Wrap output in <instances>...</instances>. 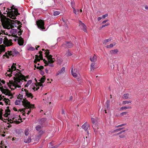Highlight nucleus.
Instances as JSON below:
<instances>
[{
	"label": "nucleus",
	"instance_id": "nucleus-58",
	"mask_svg": "<svg viewBox=\"0 0 148 148\" xmlns=\"http://www.w3.org/2000/svg\"><path fill=\"white\" fill-rule=\"evenodd\" d=\"M4 104L5 103H4V102L3 101H0V105H1L2 106H3Z\"/></svg>",
	"mask_w": 148,
	"mask_h": 148
},
{
	"label": "nucleus",
	"instance_id": "nucleus-28",
	"mask_svg": "<svg viewBox=\"0 0 148 148\" xmlns=\"http://www.w3.org/2000/svg\"><path fill=\"white\" fill-rule=\"evenodd\" d=\"M112 40V38H109L108 39L104 40L103 42V44H106L108 42Z\"/></svg>",
	"mask_w": 148,
	"mask_h": 148
},
{
	"label": "nucleus",
	"instance_id": "nucleus-7",
	"mask_svg": "<svg viewBox=\"0 0 148 148\" xmlns=\"http://www.w3.org/2000/svg\"><path fill=\"white\" fill-rule=\"evenodd\" d=\"M8 15L10 18L12 19L16 18V16L19 14L17 9H13L8 12Z\"/></svg>",
	"mask_w": 148,
	"mask_h": 148
},
{
	"label": "nucleus",
	"instance_id": "nucleus-29",
	"mask_svg": "<svg viewBox=\"0 0 148 148\" xmlns=\"http://www.w3.org/2000/svg\"><path fill=\"white\" fill-rule=\"evenodd\" d=\"M132 108V107L131 106H123L122 107L120 108V110H125L127 109H131Z\"/></svg>",
	"mask_w": 148,
	"mask_h": 148
},
{
	"label": "nucleus",
	"instance_id": "nucleus-30",
	"mask_svg": "<svg viewBox=\"0 0 148 148\" xmlns=\"http://www.w3.org/2000/svg\"><path fill=\"white\" fill-rule=\"evenodd\" d=\"M61 21L62 23H63V22L64 23V26L65 27L67 26V24L68 23V21L62 18V20H61Z\"/></svg>",
	"mask_w": 148,
	"mask_h": 148
},
{
	"label": "nucleus",
	"instance_id": "nucleus-42",
	"mask_svg": "<svg viewBox=\"0 0 148 148\" xmlns=\"http://www.w3.org/2000/svg\"><path fill=\"white\" fill-rule=\"evenodd\" d=\"M44 68L43 66H40L37 67V69H39L40 70H42L44 69Z\"/></svg>",
	"mask_w": 148,
	"mask_h": 148
},
{
	"label": "nucleus",
	"instance_id": "nucleus-8",
	"mask_svg": "<svg viewBox=\"0 0 148 148\" xmlns=\"http://www.w3.org/2000/svg\"><path fill=\"white\" fill-rule=\"evenodd\" d=\"M1 21L3 27L5 29H9L11 27L10 23L9 21L6 19H1Z\"/></svg>",
	"mask_w": 148,
	"mask_h": 148
},
{
	"label": "nucleus",
	"instance_id": "nucleus-56",
	"mask_svg": "<svg viewBox=\"0 0 148 148\" xmlns=\"http://www.w3.org/2000/svg\"><path fill=\"white\" fill-rule=\"evenodd\" d=\"M125 131V130H123L120 132H119V133H117V134H116V135H118L119 134H121L122 133L124 132Z\"/></svg>",
	"mask_w": 148,
	"mask_h": 148
},
{
	"label": "nucleus",
	"instance_id": "nucleus-57",
	"mask_svg": "<svg viewBox=\"0 0 148 148\" xmlns=\"http://www.w3.org/2000/svg\"><path fill=\"white\" fill-rule=\"evenodd\" d=\"M108 19H107V20H106L105 21H103L102 22V24H104V23H106V22H107L108 21Z\"/></svg>",
	"mask_w": 148,
	"mask_h": 148
},
{
	"label": "nucleus",
	"instance_id": "nucleus-31",
	"mask_svg": "<svg viewBox=\"0 0 148 148\" xmlns=\"http://www.w3.org/2000/svg\"><path fill=\"white\" fill-rule=\"evenodd\" d=\"M42 126L41 125H38L36 127V130L37 131H39L42 130Z\"/></svg>",
	"mask_w": 148,
	"mask_h": 148
},
{
	"label": "nucleus",
	"instance_id": "nucleus-19",
	"mask_svg": "<svg viewBox=\"0 0 148 148\" xmlns=\"http://www.w3.org/2000/svg\"><path fill=\"white\" fill-rule=\"evenodd\" d=\"M39 133L38 134V136H37L36 139H40L42 136V135L45 132L44 131L42 130H41L40 131H38Z\"/></svg>",
	"mask_w": 148,
	"mask_h": 148
},
{
	"label": "nucleus",
	"instance_id": "nucleus-13",
	"mask_svg": "<svg viewBox=\"0 0 148 148\" xmlns=\"http://www.w3.org/2000/svg\"><path fill=\"white\" fill-rule=\"evenodd\" d=\"M73 46V44L71 42H64L61 46V47L64 48H70Z\"/></svg>",
	"mask_w": 148,
	"mask_h": 148
},
{
	"label": "nucleus",
	"instance_id": "nucleus-43",
	"mask_svg": "<svg viewBox=\"0 0 148 148\" xmlns=\"http://www.w3.org/2000/svg\"><path fill=\"white\" fill-rule=\"evenodd\" d=\"M123 128H122L118 129H117L114 130L113 131V132H117L119 131H120V130H122Z\"/></svg>",
	"mask_w": 148,
	"mask_h": 148
},
{
	"label": "nucleus",
	"instance_id": "nucleus-26",
	"mask_svg": "<svg viewBox=\"0 0 148 148\" xmlns=\"http://www.w3.org/2000/svg\"><path fill=\"white\" fill-rule=\"evenodd\" d=\"M5 83V81L3 80L0 81V90H2L3 89V84H4Z\"/></svg>",
	"mask_w": 148,
	"mask_h": 148
},
{
	"label": "nucleus",
	"instance_id": "nucleus-18",
	"mask_svg": "<svg viewBox=\"0 0 148 148\" xmlns=\"http://www.w3.org/2000/svg\"><path fill=\"white\" fill-rule=\"evenodd\" d=\"M89 126V124L87 122L85 123L82 126V128L85 131H87Z\"/></svg>",
	"mask_w": 148,
	"mask_h": 148
},
{
	"label": "nucleus",
	"instance_id": "nucleus-4",
	"mask_svg": "<svg viewBox=\"0 0 148 148\" xmlns=\"http://www.w3.org/2000/svg\"><path fill=\"white\" fill-rule=\"evenodd\" d=\"M46 56L47 58L48 61L45 60V59L43 60V61L45 64V66H50L51 67H53L54 65L53 64L55 61V59L52 58V56L51 55H49V52L46 53Z\"/></svg>",
	"mask_w": 148,
	"mask_h": 148
},
{
	"label": "nucleus",
	"instance_id": "nucleus-63",
	"mask_svg": "<svg viewBox=\"0 0 148 148\" xmlns=\"http://www.w3.org/2000/svg\"><path fill=\"white\" fill-rule=\"evenodd\" d=\"M3 51V49L2 48H0V54Z\"/></svg>",
	"mask_w": 148,
	"mask_h": 148
},
{
	"label": "nucleus",
	"instance_id": "nucleus-39",
	"mask_svg": "<svg viewBox=\"0 0 148 148\" xmlns=\"http://www.w3.org/2000/svg\"><path fill=\"white\" fill-rule=\"evenodd\" d=\"M71 5L72 8L73 9V8H75V3L74 1H72L71 3Z\"/></svg>",
	"mask_w": 148,
	"mask_h": 148
},
{
	"label": "nucleus",
	"instance_id": "nucleus-6",
	"mask_svg": "<svg viewBox=\"0 0 148 148\" xmlns=\"http://www.w3.org/2000/svg\"><path fill=\"white\" fill-rule=\"evenodd\" d=\"M18 53V51L15 49L13 48L5 53V55L8 58H9L10 57L16 56Z\"/></svg>",
	"mask_w": 148,
	"mask_h": 148
},
{
	"label": "nucleus",
	"instance_id": "nucleus-5",
	"mask_svg": "<svg viewBox=\"0 0 148 148\" xmlns=\"http://www.w3.org/2000/svg\"><path fill=\"white\" fill-rule=\"evenodd\" d=\"M19 99L18 100H16V101H15V104L16 105H20L21 103V101H22V102H23L22 101H23V99H24L23 98H22L21 97H20V96H19ZM23 104L24 106H25L26 107H27L28 110H26V111H25V112H24L23 113V115H25V114L27 112V114L28 115H29V113L31 112V109L29 108H34V106L33 107H28V106H26L24 105L23 103Z\"/></svg>",
	"mask_w": 148,
	"mask_h": 148
},
{
	"label": "nucleus",
	"instance_id": "nucleus-55",
	"mask_svg": "<svg viewBox=\"0 0 148 148\" xmlns=\"http://www.w3.org/2000/svg\"><path fill=\"white\" fill-rule=\"evenodd\" d=\"M33 88V89L34 90V91H35V90H37L39 88L38 87V88H36L35 87H34L33 88Z\"/></svg>",
	"mask_w": 148,
	"mask_h": 148
},
{
	"label": "nucleus",
	"instance_id": "nucleus-27",
	"mask_svg": "<svg viewBox=\"0 0 148 148\" xmlns=\"http://www.w3.org/2000/svg\"><path fill=\"white\" fill-rule=\"evenodd\" d=\"M27 49L28 50L32 51L34 50L35 48L32 47L31 45H29L27 46Z\"/></svg>",
	"mask_w": 148,
	"mask_h": 148
},
{
	"label": "nucleus",
	"instance_id": "nucleus-62",
	"mask_svg": "<svg viewBox=\"0 0 148 148\" xmlns=\"http://www.w3.org/2000/svg\"><path fill=\"white\" fill-rule=\"evenodd\" d=\"M73 12L76 14H76V10L75 9V8H73Z\"/></svg>",
	"mask_w": 148,
	"mask_h": 148
},
{
	"label": "nucleus",
	"instance_id": "nucleus-34",
	"mask_svg": "<svg viewBox=\"0 0 148 148\" xmlns=\"http://www.w3.org/2000/svg\"><path fill=\"white\" fill-rule=\"evenodd\" d=\"M31 141V138L28 137L27 139H25L24 140V142L26 143H30Z\"/></svg>",
	"mask_w": 148,
	"mask_h": 148
},
{
	"label": "nucleus",
	"instance_id": "nucleus-25",
	"mask_svg": "<svg viewBox=\"0 0 148 148\" xmlns=\"http://www.w3.org/2000/svg\"><path fill=\"white\" fill-rule=\"evenodd\" d=\"M95 63H93L91 64L90 65V70L91 71H93L97 68L95 66Z\"/></svg>",
	"mask_w": 148,
	"mask_h": 148
},
{
	"label": "nucleus",
	"instance_id": "nucleus-48",
	"mask_svg": "<svg viewBox=\"0 0 148 148\" xmlns=\"http://www.w3.org/2000/svg\"><path fill=\"white\" fill-rule=\"evenodd\" d=\"M113 47V45L112 44H111L109 45H108L106 46L107 48H111Z\"/></svg>",
	"mask_w": 148,
	"mask_h": 148
},
{
	"label": "nucleus",
	"instance_id": "nucleus-36",
	"mask_svg": "<svg viewBox=\"0 0 148 148\" xmlns=\"http://www.w3.org/2000/svg\"><path fill=\"white\" fill-rule=\"evenodd\" d=\"M3 110L1 109V110H0V119L1 120H2L3 119L2 117V114L3 112H2Z\"/></svg>",
	"mask_w": 148,
	"mask_h": 148
},
{
	"label": "nucleus",
	"instance_id": "nucleus-1",
	"mask_svg": "<svg viewBox=\"0 0 148 148\" xmlns=\"http://www.w3.org/2000/svg\"><path fill=\"white\" fill-rule=\"evenodd\" d=\"M16 64L13 63L11 66V68H9L7 71V72L5 73V75L10 77L12 74L14 75L16 77H14L13 80H10L9 82H7V86L5 87L6 88H8L13 90L16 88L21 87V86L23 81H26L25 79L24 75H23L20 72V70L16 69Z\"/></svg>",
	"mask_w": 148,
	"mask_h": 148
},
{
	"label": "nucleus",
	"instance_id": "nucleus-22",
	"mask_svg": "<svg viewBox=\"0 0 148 148\" xmlns=\"http://www.w3.org/2000/svg\"><path fill=\"white\" fill-rule=\"evenodd\" d=\"M97 56L95 54H94L92 57L91 56L90 58V60L92 62H95L97 60Z\"/></svg>",
	"mask_w": 148,
	"mask_h": 148
},
{
	"label": "nucleus",
	"instance_id": "nucleus-37",
	"mask_svg": "<svg viewBox=\"0 0 148 148\" xmlns=\"http://www.w3.org/2000/svg\"><path fill=\"white\" fill-rule=\"evenodd\" d=\"M91 120L92 122L93 123V125L97 124L95 123L96 119H95L93 118H92L91 119Z\"/></svg>",
	"mask_w": 148,
	"mask_h": 148
},
{
	"label": "nucleus",
	"instance_id": "nucleus-64",
	"mask_svg": "<svg viewBox=\"0 0 148 148\" xmlns=\"http://www.w3.org/2000/svg\"><path fill=\"white\" fill-rule=\"evenodd\" d=\"M73 97L72 96H71L70 97L69 99V100H70V101L72 100L73 99Z\"/></svg>",
	"mask_w": 148,
	"mask_h": 148
},
{
	"label": "nucleus",
	"instance_id": "nucleus-52",
	"mask_svg": "<svg viewBox=\"0 0 148 148\" xmlns=\"http://www.w3.org/2000/svg\"><path fill=\"white\" fill-rule=\"evenodd\" d=\"M48 66H47L46 68L45 69V71L47 73H49V70H48Z\"/></svg>",
	"mask_w": 148,
	"mask_h": 148
},
{
	"label": "nucleus",
	"instance_id": "nucleus-44",
	"mask_svg": "<svg viewBox=\"0 0 148 148\" xmlns=\"http://www.w3.org/2000/svg\"><path fill=\"white\" fill-rule=\"evenodd\" d=\"M6 95H8V96L10 97V99H12L13 97V95L10 93H8Z\"/></svg>",
	"mask_w": 148,
	"mask_h": 148
},
{
	"label": "nucleus",
	"instance_id": "nucleus-61",
	"mask_svg": "<svg viewBox=\"0 0 148 148\" xmlns=\"http://www.w3.org/2000/svg\"><path fill=\"white\" fill-rule=\"evenodd\" d=\"M102 16H100V17H98L97 18V20L98 21H99L100 20H101L102 19Z\"/></svg>",
	"mask_w": 148,
	"mask_h": 148
},
{
	"label": "nucleus",
	"instance_id": "nucleus-38",
	"mask_svg": "<svg viewBox=\"0 0 148 148\" xmlns=\"http://www.w3.org/2000/svg\"><path fill=\"white\" fill-rule=\"evenodd\" d=\"M29 134V130L27 129L25 130V134L26 136H27Z\"/></svg>",
	"mask_w": 148,
	"mask_h": 148
},
{
	"label": "nucleus",
	"instance_id": "nucleus-33",
	"mask_svg": "<svg viewBox=\"0 0 148 148\" xmlns=\"http://www.w3.org/2000/svg\"><path fill=\"white\" fill-rule=\"evenodd\" d=\"M129 94L128 93L124 94L122 97L125 99H127L129 98Z\"/></svg>",
	"mask_w": 148,
	"mask_h": 148
},
{
	"label": "nucleus",
	"instance_id": "nucleus-51",
	"mask_svg": "<svg viewBox=\"0 0 148 148\" xmlns=\"http://www.w3.org/2000/svg\"><path fill=\"white\" fill-rule=\"evenodd\" d=\"M108 14H106L103 15L102 16V18H105L106 17H107L108 16Z\"/></svg>",
	"mask_w": 148,
	"mask_h": 148
},
{
	"label": "nucleus",
	"instance_id": "nucleus-14",
	"mask_svg": "<svg viewBox=\"0 0 148 148\" xmlns=\"http://www.w3.org/2000/svg\"><path fill=\"white\" fill-rule=\"evenodd\" d=\"M3 43L7 47L11 46L12 44V40H8V39H5V40L3 39Z\"/></svg>",
	"mask_w": 148,
	"mask_h": 148
},
{
	"label": "nucleus",
	"instance_id": "nucleus-35",
	"mask_svg": "<svg viewBox=\"0 0 148 148\" xmlns=\"http://www.w3.org/2000/svg\"><path fill=\"white\" fill-rule=\"evenodd\" d=\"M66 54V55L67 56H70L72 55V53L69 50H68Z\"/></svg>",
	"mask_w": 148,
	"mask_h": 148
},
{
	"label": "nucleus",
	"instance_id": "nucleus-50",
	"mask_svg": "<svg viewBox=\"0 0 148 148\" xmlns=\"http://www.w3.org/2000/svg\"><path fill=\"white\" fill-rule=\"evenodd\" d=\"M109 101L107 100L106 103V106L107 108L108 109L109 108Z\"/></svg>",
	"mask_w": 148,
	"mask_h": 148
},
{
	"label": "nucleus",
	"instance_id": "nucleus-23",
	"mask_svg": "<svg viewBox=\"0 0 148 148\" xmlns=\"http://www.w3.org/2000/svg\"><path fill=\"white\" fill-rule=\"evenodd\" d=\"M10 32L11 33H12V35H16L17 34V33L18 32V30L16 29H12L11 31Z\"/></svg>",
	"mask_w": 148,
	"mask_h": 148
},
{
	"label": "nucleus",
	"instance_id": "nucleus-9",
	"mask_svg": "<svg viewBox=\"0 0 148 148\" xmlns=\"http://www.w3.org/2000/svg\"><path fill=\"white\" fill-rule=\"evenodd\" d=\"M42 51H40L39 52L40 54L39 55H36L35 56V59L34 60V62L36 64H37L39 65V64L37 63V62H39L40 60H43V57L42 55Z\"/></svg>",
	"mask_w": 148,
	"mask_h": 148
},
{
	"label": "nucleus",
	"instance_id": "nucleus-24",
	"mask_svg": "<svg viewBox=\"0 0 148 148\" xmlns=\"http://www.w3.org/2000/svg\"><path fill=\"white\" fill-rule=\"evenodd\" d=\"M32 82V81L31 80H28L27 82V83L25 85L24 88H27L28 86L31 84Z\"/></svg>",
	"mask_w": 148,
	"mask_h": 148
},
{
	"label": "nucleus",
	"instance_id": "nucleus-49",
	"mask_svg": "<svg viewBox=\"0 0 148 148\" xmlns=\"http://www.w3.org/2000/svg\"><path fill=\"white\" fill-rule=\"evenodd\" d=\"M127 113V112H122L120 114V115L121 116H123L124 115H125Z\"/></svg>",
	"mask_w": 148,
	"mask_h": 148
},
{
	"label": "nucleus",
	"instance_id": "nucleus-60",
	"mask_svg": "<svg viewBox=\"0 0 148 148\" xmlns=\"http://www.w3.org/2000/svg\"><path fill=\"white\" fill-rule=\"evenodd\" d=\"M19 36H20L22 34L21 32V31H19L17 33Z\"/></svg>",
	"mask_w": 148,
	"mask_h": 148
},
{
	"label": "nucleus",
	"instance_id": "nucleus-53",
	"mask_svg": "<svg viewBox=\"0 0 148 148\" xmlns=\"http://www.w3.org/2000/svg\"><path fill=\"white\" fill-rule=\"evenodd\" d=\"M40 74L41 75H43L44 74V73H45L44 72L43 70H40Z\"/></svg>",
	"mask_w": 148,
	"mask_h": 148
},
{
	"label": "nucleus",
	"instance_id": "nucleus-45",
	"mask_svg": "<svg viewBox=\"0 0 148 148\" xmlns=\"http://www.w3.org/2000/svg\"><path fill=\"white\" fill-rule=\"evenodd\" d=\"M46 121V119L44 118H42L41 119L40 121H39V123L40 124H42V123H41V122L42 121L43 122H44Z\"/></svg>",
	"mask_w": 148,
	"mask_h": 148
},
{
	"label": "nucleus",
	"instance_id": "nucleus-41",
	"mask_svg": "<svg viewBox=\"0 0 148 148\" xmlns=\"http://www.w3.org/2000/svg\"><path fill=\"white\" fill-rule=\"evenodd\" d=\"M126 125V124H121V125H117V126H115V128H117L121 127L122 126H124V125Z\"/></svg>",
	"mask_w": 148,
	"mask_h": 148
},
{
	"label": "nucleus",
	"instance_id": "nucleus-21",
	"mask_svg": "<svg viewBox=\"0 0 148 148\" xmlns=\"http://www.w3.org/2000/svg\"><path fill=\"white\" fill-rule=\"evenodd\" d=\"M98 125L97 124H95L94 125H93L92 127L94 129V132L95 134H97L98 133Z\"/></svg>",
	"mask_w": 148,
	"mask_h": 148
},
{
	"label": "nucleus",
	"instance_id": "nucleus-2",
	"mask_svg": "<svg viewBox=\"0 0 148 148\" xmlns=\"http://www.w3.org/2000/svg\"><path fill=\"white\" fill-rule=\"evenodd\" d=\"M19 95L20 97L22 98H24V99H23V101H22L24 105L31 107L34 106L33 105L31 104L26 99L27 98L32 99L33 97V95L31 93L29 92L28 90L26 89V88H22Z\"/></svg>",
	"mask_w": 148,
	"mask_h": 148
},
{
	"label": "nucleus",
	"instance_id": "nucleus-54",
	"mask_svg": "<svg viewBox=\"0 0 148 148\" xmlns=\"http://www.w3.org/2000/svg\"><path fill=\"white\" fill-rule=\"evenodd\" d=\"M51 143H49V148H56L55 146H53L51 145Z\"/></svg>",
	"mask_w": 148,
	"mask_h": 148
},
{
	"label": "nucleus",
	"instance_id": "nucleus-32",
	"mask_svg": "<svg viewBox=\"0 0 148 148\" xmlns=\"http://www.w3.org/2000/svg\"><path fill=\"white\" fill-rule=\"evenodd\" d=\"M132 103V101H123L122 104L123 105L126 104H131Z\"/></svg>",
	"mask_w": 148,
	"mask_h": 148
},
{
	"label": "nucleus",
	"instance_id": "nucleus-16",
	"mask_svg": "<svg viewBox=\"0 0 148 148\" xmlns=\"http://www.w3.org/2000/svg\"><path fill=\"white\" fill-rule=\"evenodd\" d=\"M18 44L20 46L23 45L24 40L21 37H19L17 40Z\"/></svg>",
	"mask_w": 148,
	"mask_h": 148
},
{
	"label": "nucleus",
	"instance_id": "nucleus-11",
	"mask_svg": "<svg viewBox=\"0 0 148 148\" xmlns=\"http://www.w3.org/2000/svg\"><path fill=\"white\" fill-rule=\"evenodd\" d=\"M0 101H3L6 105H10V101L8 99L4 98V96L0 95Z\"/></svg>",
	"mask_w": 148,
	"mask_h": 148
},
{
	"label": "nucleus",
	"instance_id": "nucleus-3",
	"mask_svg": "<svg viewBox=\"0 0 148 148\" xmlns=\"http://www.w3.org/2000/svg\"><path fill=\"white\" fill-rule=\"evenodd\" d=\"M10 110L7 109L5 110V113L3 114V116L6 118V120L10 118V120L12 121V123H14L16 124H18L20 123L21 119V117L19 116L14 115L11 118Z\"/></svg>",
	"mask_w": 148,
	"mask_h": 148
},
{
	"label": "nucleus",
	"instance_id": "nucleus-47",
	"mask_svg": "<svg viewBox=\"0 0 148 148\" xmlns=\"http://www.w3.org/2000/svg\"><path fill=\"white\" fill-rule=\"evenodd\" d=\"M109 25V23H106L105 24V25H103L101 27H100V29H101L103 27H105V26H106Z\"/></svg>",
	"mask_w": 148,
	"mask_h": 148
},
{
	"label": "nucleus",
	"instance_id": "nucleus-46",
	"mask_svg": "<svg viewBox=\"0 0 148 148\" xmlns=\"http://www.w3.org/2000/svg\"><path fill=\"white\" fill-rule=\"evenodd\" d=\"M126 135V134L124 133L122 134L119 135V137L121 138H124L125 137Z\"/></svg>",
	"mask_w": 148,
	"mask_h": 148
},
{
	"label": "nucleus",
	"instance_id": "nucleus-15",
	"mask_svg": "<svg viewBox=\"0 0 148 148\" xmlns=\"http://www.w3.org/2000/svg\"><path fill=\"white\" fill-rule=\"evenodd\" d=\"M71 73L72 76L76 78L77 77L78 74H79L78 71L76 70L75 71V69H73V66H72L71 67Z\"/></svg>",
	"mask_w": 148,
	"mask_h": 148
},
{
	"label": "nucleus",
	"instance_id": "nucleus-17",
	"mask_svg": "<svg viewBox=\"0 0 148 148\" xmlns=\"http://www.w3.org/2000/svg\"><path fill=\"white\" fill-rule=\"evenodd\" d=\"M65 71V68L64 67H63L60 71H58L56 74V75L57 76L62 74H63Z\"/></svg>",
	"mask_w": 148,
	"mask_h": 148
},
{
	"label": "nucleus",
	"instance_id": "nucleus-40",
	"mask_svg": "<svg viewBox=\"0 0 148 148\" xmlns=\"http://www.w3.org/2000/svg\"><path fill=\"white\" fill-rule=\"evenodd\" d=\"M60 14V12L59 11H56L54 12L53 15L55 16H56Z\"/></svg>",
	"mask_w": 148,
	"mask_h": 148
},
{
	"label": "nucleus",
	"instance_id": "nucleus-12",
	"mask_svg": "<svg viewBox=\"0 0 148 148\" xmlns=\"http://www.w3.org/2000/svg\"><path fill=\"white\" fill-rule=\"evenodd\" d=\"M36 24L38 28L42 30H44L45 29L44 22L41 20H39L37 21Z\"/></svg>",
	"mask_w": 148,
	"mask_h": 148
},
{
	"label": "nucleus",
	"instance_id": "nucleus-10",
	"mask_svg": "<svg viewBox=\"0 0 148 148\" xmlns=\"http://www.w3.org/2000/svg\"><path fill=\"white\" fill-rule=\"evenodd\" d=\"M79 28L84 32H87V29L86 25L81 21H79Z\"/></svg>",
	"mask_w": 148,
	"mask_h": 148
},
{
	"label": "nucleus",
	"instance_id": "nucleus-59",
	"mask_svg": "<svg viewBox=\"0 0 148 148\" xmlns=\"http://www.w3.org/2000/svg\"><path fill=\"white\" fill-rule=\"evenodd\" d=\"M41 82L42 83H43L44 81H45V79L44 78H41Z\"/></svg>",
	"mask_w": 148,
	"mask_h": 148
},
{
	"label": "nucleus",
	"instance_id": "nucleus-20",
	"mask_svg": "<svg viewBox=\"0 0 148 148\" xmlns=\"http://www.w3.org/2000/svg\"><path fill=\"white\" fill-rule=\"evenodd\" d=\"M119 50L117 49H115L110 51V53L111 55H116L118 54Z\"/></svg>",
	"mask_w": 148,
	"mask_h": 148
}]
</instances>
